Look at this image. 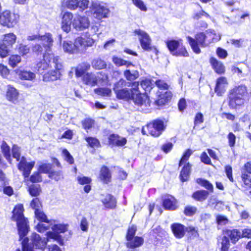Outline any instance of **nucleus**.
<instances>
[{
	"label": "nucleus",
	"instance_id": "obj_1",
	"mask_svg": "<svg viewBox=\"0 0 251 251\" xmlns=\"http://www.w3.org/2000/svg\"><path fill=\"white\" fill-rule=\"evenodd\" d=\"M155 85L159 90L156 94L158 99L155 101V103L158 106L165 105L172 97V94L170 91H168V85L163 80L158 79L155 81Z\"/></svg>",
	"mask_w": 251,
	"mask_h": 251
},
{
	"label": "nucleus",
	"instance_id": "obj_2",
	"mask_svg": "<svg viewBox=\"0 0 251 251\" xmlns=\"http://www.w3.org/2000/svg\"><path fill=\"white\" fill-rule=\"evenodd\" d=\"M225 234L221 242L222 246L221 251H228L230 243L229 239L231 243L235 244L240 238H242L241 232L238 229H226L223 230Z\"/></svg>",
	"mask_w": 251,
	"mask_h": 251
},
{
	"label": "nucleus",
	"instance_id": "obj_3",
	"mask_svg": "<svg viewBox=\"0 0 251 251\" xmlns=\"http://www.w3.org/2000/svg\"><path fill=\"white\" fill-rule=\"evenodd\" d=\"M166 44L168 50L173 55L189 56L188 52L183 45L182 40H168L166 42Z\"/></svg>",
	"mask_w": 251,
	"mask_h": 251
},
{
	"label": "nucleus",
	"instance_id": "obj_4",
	"mask_svg": "<svg viewBox=\"0 0 251 251\" xmlns=\"http://www.w3.org/2000/svg\"><path fill=\"white\" fill-rule=\"evenodd\" d=\"M51 59H52V61L50 60H49L50 65L51 67L53 66L55 68V70L45 75L44 76V80L45 81H55L59 79L61 75L60 71L62 68V65L60 62L59 56H53Z\"/></svg>",
	"mask_w": 251,
	"mask_h": 251
},
{
	"label": "nucleus",
	"instance_id": "obj_5",
	"mask_svg": "<svg viewBox=\"0 0 251 251\" xmlns=\"http://www.w3.org/2000/svg\"><path fill=\"white\" fill-rule=\"evenodd\" d=\"M207 37L205 33L201 32L196 34L195 38L190 36H188L187 38L193 51L199 54L201 52L200 47H205L207 46L205 40Z\"/></svg>",
	"mask_w": 251,
	"mask_h": 251
},
{
	"label": "nucleus",
	"instance_id": "obj_6",
	"mask_svg": "<svg viewBox=\"0 0 251 251\" xmlns=\"http://www.w3.org/2000/svg\"><path fill=\"white\" fill-rule=\"evenodd\" d=\"M136 227L132 226L127 230L126 239L127 241L126 246L130 249H135L141 246L144 243V239L141 237L135 236Z\"/></svg>",
	"mask_w": 251,
	"mask_h": 251
},
{
	"label": "nucleus",
	"instance_id": "obj_7",
	"mask_svg": "<svg viewBox=\"0 0 251 251\" xmlns=\"http://www.w3.org/2000/svg\"><path fill=\"white\" fill-rule=\"evenodd\" d=\"M52 231H48L46 233V236L48 239H53L62 246L64 244V240L60 234L65 232L67 229V226L63 224H57L53 225L52 227Z\"/></svg>",
	"mask_w": 251,
	"mask_h": 251
},
{
	"label": "nucleus",
	"instance_id": "obj_8",
	"mask_svg": "<svg viewBox=\"0 0 251 251\" xmlns=\"http://www.w3.org/2000/svg\"><path fill=\"white\" fill-rule=\"evenodd\" d=\"M134 33L140 36L139 40L141 46L144 50L148 51L153 50L156 54L157 53L158 50L157 49L151 47V39L147 33L141 29H136Z\"/></svg>",
	"mask_w": 251,
	"mask_h": 251
},
{
	"label": "nucleus",
	"instance_id": "obj_9",
	"mask_svg": "<svg viewBox=\"0 0 251 251\" xmlns=\"http://www.w3.org/2000/svg\"><path fill=\"white\" fill-rule=\"evenodd\" d=\"M147 128L150 134L154 137H158L165 129L166 126L163 120L157 119L148 124Z\"/></svg>",
	"mask_w": 251,
	"mask_h": 251
},
{
	"label": "nucleus",
	"instance_id": "obj_10",
	"mask_svg": "<svg viewBox=\"0 0 251 251\" xmlns=\"http://www.w3.org/2000/svg\"><path fill=\"white\" fill-rule=\"evenodd\" d=\"M90 8L94 16L99 20L107 18L110 13V10L108 8L96 2L92 3Z\"/></svg>",
	"mask_w": 251,
	"mask_h": 251
},
{
	"label": "nucleus",
	"instance_id": "obj_11",
	"mask_svg": "<svg viewBox=\"0 0 251 251\" xmlns=\"http://www.w3.org/2000/svg\"><path fill=\"white\" fill-rule=\"evenodd\" d=\"M0 24L8 27H13L17 24L16 16L9 11H5L0 15Z\"/></svg>",
	"mask_w": 251,
	"mask_h": 251
},
{
	"label": "nucleus",
	"instance_id": "obj_12",
	"mask_svg": "<svg viewBox=\"0 0 251 251\" xmlns=\"http://www.w3.org/2000/svg\"><path fill=\"white\" fill-rule=\"evenodd\" d=\"M50 239L47 238L42 239L40 236L36 233H33L31 236V245L32 249L34 248L43 250L46 248L47 242Z\"/></svg>",
	"mask_w": 251,
	"mask_h": 251
},
{
	"label": "nucleus",
	"instance_id": "obj_13",
	"mask_svg": "<svg viewBox=\"0 0 251 251\" xmlns=\"http://www.w3.org/2000/svg\"><path fill=\"white\" fill-rule=\"evenodd\" d=\"M90 21L85 16L78 15L76 16L73 21V26L76 30L82 31L89 27Z\"/></svg>",
	"mask_w": 251,
	"mask_h": 251
},
{
	"label": "nucleus",
	"instance_id": "obj_14",
	"mask_svg": "<svg viewBox=\"0 0 251 251\" xmlns=\"http://www.w3.org/2000/svg\"><path fill=\"white\" fill-rule=\"evenodd\" d=\"M176 200L171 195L162 197V206L165 210H175L177 209Z\"/></svg>",
	"mask_w": 251,
	"mask_h": 251
},
{
	"label": "nucleus",
	"instance_id": "obj_15",
	"mask_svg": "<svg viewBox=\"0 0 251 251\" xmlns=\"http://www.w3.org/2000/svg\"><path fill=\"white\" fill-rule=\"evenodd\" d=\"M108 140L109 145L112 146L123 147L127 143V140L125 137L114 133L110 134Z\"/></svg>",
	"mask_w": 251,
	"mask_h": 251
},
{
	"label": "nucleus",
	"instance_id": "obj_16",
	"mask_svg": "<svg viewBox=\"0 0 251 251\" xmlns=\"http://www.w3.org/2000/svg\"><path fill=\"white\" fill-rule=\"evenodd\" d=\"M229 105L232 109H240L244 106L245 98L237 97L233 95H228Z\"/></svg>",
	"mask_w": 251,
	"mask_h": 251
},
{
	"label": "nucleus",
	"instance_id": "obj_17",
	"mask_svg": "<svg viewBox=\"0 0 251 251\" xmlns=\"http://www.w3.org/2000/svg\"><path fill=\"white\" fill-rule=\"evenodd\" d=\"M171 228L176 238H182L186 233V226L179 223H176L172 224Z\"/></svg>",
	"mask_w": 251,
	"mask_h": 251
},
{
	"label": "nucleus",
	"instance_id": "obj_18",
	"mask_svg": "<svg viewBox=\"0 0 251 251\" xmlns=\"http://www.w3.org/2000/svg\"><path fill=\"white\" fill-rule=\"evenodd\" d=\"M32 50L33 53L37 55H40L43 58V60H46V57L48 55L49 58L51 59L53 57V55L51 54L48 51H45V50L43 46L40 44H35L32 47Z\"/></svg>",
	"mask_w": 251,
	"mask_h": 251
},
{
	"label": "nucleus",
	"instance_id": "obj_19",
	"mask_svg": "<svg viewBox=\"0 0 251 251\" xmlns=\"http://www.w3.org/2000/svg\"><path fill=\"white\" fill-rule=\"evenodd\" d=\"M94 43V40L92 38L85 39L81 37L76 39V44L79 47V50L82 51L86 49L87 47H91Z\"/></svg>",
	"mask_w": 251,
	"mask_h": 251
},
{
	"label": "nucleus",
	"instance_id": "obj_20",
	"mask_svg": "<svg viewBox=\"0 0 251 251\" xmlns=\"http://www.w3.org/2000/svg\"><path fill=\"white\" fill-rule=\"evenodd\" d=\"M135 89V87L131 89L125 88L116 94V97L118 99L129 100L132 98Z\"/></svg>",
	"mask_w": 251,
	"mask_h": 251
},
{
	"label": "nucleus",
	"instance_id": "obj_21",
	"mask_svg": "<svg viewBox=\"0 0 251 251\" xmlns=\"http://www.w3.org/2000/svg\"><path fill=\"white\" fill-rule=\"evenodd\" d=\"M191 165L188 162L184 164L179 174V177L181 182H184L188 180L191 170Z\"/></svg>",
	"mask_w": 251,
	"mask_h": 251
},
{
	"label": "nucleus",
	"instance_id": "obj_22",
	"mask_svg": "<svg viewBox=\"0 0 251 251\" xmlns=\"http://www.w3.org/2000/svg\"><path fill=\"white\" fill-rule=\"evenodd\" d=\"M63 48L65 52L70 53L80 52L79 46L76 44V39L74 43H72L71 42L64 41L63 44Z\"/></svg>",
	"mask_w": 251,
	"mask_h": 251
},
{
	"label": "nucleus",
	"instance_id": "obj_23",
	"mask_svg": "<svg viewBox=\"0 0 251 251\" xmlns=\"http://www.w3.org/2000/svg\"><path fill=\"white\" fill-rule=\"evenodd\" d=\"M40 40L43 42L42 45L45 51H50L53 43L51 35L50 33H46L45 35L41 36Z\"/></svg>",
	"mask_w": 251,
	"mask_h": 251
},
{
	"label": "nucleus",
	"instance_id": "obj_24",
	"mask_svg": "<svg viewBox=\"0 0 251 251\" xmlns=\"http://www.w3.org/2000/svg\"><path fill=\"white\" fill-rule=\"evenodd\" d=\"M18 96L19 93L17 89L11 85L7 86L6 96L9 101L15 103L17 101Z\"/></svg>",
	"mask_w": 251,
	"mask_h": 251
},
{
	"label": "nucleus",
	"instance_id": "obj_25",
	"mask_svg": "<svg viewBox=\"0 0 251 251\" xmlns=\"http://www.w3.org/2000/svg\"><path fill=\"white\" fill-rule=\"evenodd\" d=\"M104 206L109 209H114L116 206V199L111 194H106L104 198L101 200Z\"/></svg>",
	"mask_w": 251,
	"mask_h": 251
},
{
	"label": "nucleus",
	"instance_id": "obj_26",
	"mask_svg": "<svg viewBox=\"0 0 251 251\" xmlns=\"http://www.w3.org/2000/svg\"><path fill=\"white\" fill-rule=\"evenodd\" d=\"M16 73L20 78L27 80H32L35 78V74L30 71L18 69Z\"/></svg>",
	"mask_w": 251,
	"mask_h": 251
},
{
	"label": "nucleus",
	"instance_id": "obj_27",
	"mask_svg": "<svg viewBox=\"0 0 251 251\" xmlns=\"http://www.w3.org/2000/svg\"><path fill=\"white\" fill-rule=\"evenodd\" d=\"M229 94L245 98V97L247 94V87L243 85L235 87L233 89L230 90Z\"/></svg>",
	"mask_w": 251,
	"mask_h": 251
},
{
	"label": "nucleus",
	"instance_id": "obj_28",
	"mask_svg": "<svg viewBox=\"0 0 251 251\" xmlns=\"http://www.w3.org/2000/svg\"><path fill=\"white\" fill-rule=\"evenodd\" d=\"M35 161L29 162L25 165L21 166V167H18L19 171L23 172V175L25 178H27L29 177L31 170L35 165Z\"/></svg>",
	"mask_w": 251,
	"mask_h": 251
},
{
	"label": "nucleus",
	"instance_id": "obj_29",
	"mask_svg": "<svg viewBox=\"0 0 251 251\" xmlns=\"http://www.w3.org/2000/svg\"><path fill=\"white\" fill-rule=\"evenodd\" d=\"M135 105L138 106H141L145 102L143 97H142L141 93L139 92V88L135 87V91L130 99Z\"/></svg>",
	"mask_w": 251,
	"mask_h": 251
},
{
	"label": "nucleus",
	"instance_id": "obj_30",
	"mask_svg": "<svg viewBox=\"0 0 251 251\" xmlns=\"http://www.w3.org/2000/svg\"><path fill=\"white\" fill-rule=\"evenodd\" d=\"M100 178L105 183H108L111 180V175L109 168L106 166H103L100 171Z\"/></svg>",
	"mask_w": 251,
	"mask_h": 251
},
{
	"label": "nucleus",
	"instance_id": "obj_31",
	"mask_svg": "<svg viewBox=\"0 0 251 251\" xmlns=\"http://www.w3.org/2000/svg\"><path fill=\"white\" fill-rule=\"evenodd\" d=\"M83 81L88 85L95 86L97 85L96 75L87 73L83 77Z\"/></svg>",
	"mask_w": 251,
	"mask_h": 251
},
{
	"label": "nucleus",
	"instance_id": "obj_32",
	"mask_svg": "<svg viewBox=\"0 0 251 251\" xmlns=\"http://www.w3.org/2000/svg\"><path fill=\"white\" fill-rule=\"evenodd\" d=\"M209 195V192L206 190H198L192 194V198L198 201H203L206 200Z\"/></svg>",
	"mask_w": 251,
	"mask_h": 251
},
{
	"label": "nucleus",
	"instance_id": "obj_33",
	"mask_svg": "<svg viewBox=\"0 0 251 251\" xmlns=\"http://www.w3.org/2000/svg\"><path fill=\"white\" fill-rule=\"evenodd\" d=\"M0 149L1 150V151L3 154V156L6 158V159L8 161L10 162L11 160V153H10V148L8 145L7 143L3 141L0 147Z\"/></svg>",
	"mask_w": 251,
	"mask_h": 251
},
{
	"label": "nucleus",
	"instance_id": "obj_34",
	"mask_svg": "<svg viewBox=\"0 0 251 251\" xmlns=\"http://www.w3.org/2000/svg\"><path fill=\"white\" fill-rule=\"evenodd\" d=\"M16 39L17 38L15 34L13 33H9L4 35L2 42L10 48H12L13 45L16 42Z\"/></svg>",
	"mask_w": 251,
	"mask_h": 251
},
{
	"label": "nucleus",
	"instance_id": "obj_35",
	"mask_svg": "<svg viewBox=\"0 0 251 251\" xmlns=\"http://www.w3.org/2000/svg\"><path fill=\"white\" fill-rule=\"evenodd\" d=\"M97 84H100L101 85L106 84L108 81V75L104 72H100L96 75Z\"/></svg>",
	"mask_w": 251,
	"mask_h": 251
},
{
	"label": "nucleus",
	"instance_id": "obj_36",
	"mask_svg": "<svg viewBox=\"0 0 251 251\" xmlns=\"http://www.w3.org/2000/svg\"><path fill=\"white\" fill-rule=\"evenodd\" d=\"M35 218L40 222H44L46 224H50V221L48 220L47 215L41 210L34 211Z\"/></svg>",
	"mask_w": 251,
	"mask_h": 251
},
{
	"label": "nucleus",
	"instance_id": "obj_37",
	"mask_svg": "<svg viewBox=\"0 0 251 251\" xmlns=\"http://www.w3.org/2000/svg\"><path fill=\"white\" fill-rule=\"evenodd\" d=\"M94 91L95 94L103 97H109L111 95V90L108 88L99 87L95 89Z\"/></svg>",
	"mask_w": 251,
	"mask_h": 251
},
{
	"label": "nucleus",
	"instance_id": "obj_38",
	"mask_svg": "<svg viewBox=\"0 0 251 251\" xmlns=\"http://www.w3.org/2000/svg\"><path fill=\"white\" fill-rule=\"evenodd\" d=\"M52 164L50 163H42L38 167V171L41 173L47 174L49 175L52 170Z\"/></svg>",
	"mask_w": 251,
	"mask_h": 251
},
{
	"label": "nucleus",
	"instance_id": "obj_39",
	"mask_svg": "<svg viewBox=\"0 0 251 251\" xmlns=\"http://www.w3.org/2000/svg\"><path fill=\"white\" fill-rule=\"evenodd\" d=\"M85 140L91 148H99L100 146L99 140L96 137L88 136L85 137Z\"/></svg>",
	"mask_w": 251,
	"mask_h": 251
},
{
	"label": "nucleus",
	"instance_id": "obj_40",
	"mask_svg": "<svg viewBox=\"0 0 251 251\" xmlns=\"http://www.w3.org/2000/svg\"><path fill=\"white\" fill-rule=\"evenodd\" d=\"M92 65L96 69L100 70L106 68V64L105 61L100 58H96L93 60Z\"/></svg>",
	"mask_w": 251,
	"mask_h": 251
},
{
	"label": "nucleus",
	"instance_id": "obj_41",
	"mask_svg": "<svg viewBox=\"0 0 251 251\" xmlns=\"http://www.w3.org/2000/svg\"><path fill=\"white\" fill-rule=\"evenodd\" d=\"M197 182L201 185L202 186L205 187L206 189H207L209 192H212L213 190V185L208 180L203 178H198L197 179Z\"/></svg>",
	"mask_w": 251,
	"mask_h": 251
},
{
	"label": "nucleus",
	"instance_id": "obj_42",
	"mask_svg": "<svg viewBox=\"0 0 251 251\" xmlns=\"http://www.w3.org/2000/svg\"><path fill=\"white\" fill-rule=\"evenodd\" d=\"M11 48L3 42L0 43V57L4 58L9 55Z\"/></svg>",
	"mask_w": 251,
	"mask_h": 251
},
{
	"label": "nucleus",
	"instance_id": "obj_43",
	"mask_svg": "<svg viewBox=\"0 0 251 251\" xmlns=\"http://www.w3.org/2000/svg\"><path fill=\"white\" fill-rule=\"evenodd\" d=\"M126 82L124 79H121L119 81L115 83L113 87V91L115 94H117L121 90L124 89L126 85Z\"/></svg>",
	"mask_w": 251,
	"mask_h": 251
},
{
	"label": "nucleus",
	"instance_id": "obj_44",
	"mask_svg": "<svg viewBox=\"0 0 251 251\" xmlns=\"http://www.w3.org/2000/svg\"><path fill=\"white\" fill-rule=\"evenodd\" d=\"M28 191L32 197H37L41 192V188L39 185H31L28 187Z\"/></svg>",
	"mask_w": 251,
	"mask_h": 251
},
{
	"label": "nucleus",
	"instance_id": "obj_45",
	"mask_svg": "<svg viewBox=\"0 0 251 251\" xmlns=\"http://www.w3.org/2000/svg\"><path fill=\"white\" fill-rule=\"evenodd\" d=\"M48 60V56H47L46 60H44V61H41L37 64L36 68L39 74H43L44 71L48 69L49 64L46 62Z\"/></svg>",
	"mask_w": 251,
	"mask_h": 251
},
{
	"label": "nucleus",
	"instance_id": "obj_46",
	"mask_svg": "<svg viewBox=\"0 0 251 251\" xmlns=\"http://www.w3.org/2000/svg\"><path fill=\"white\" fill-rule=\"evenodd\" d=\"M152 83L151 80L145 79L141 81V87L145 91V93L150 92L152 89Z\"/></svg>",
	"mask_w": 251,
	"mask_h": 251
},
{
	"label": "nucleus",
	"instance_id": "obj_47",
	"mask_svg": "<svg viewBox=\"0 0 251 251\" xmlns=\"http://www.w3.org/2000/svg\"><path fill=\"white\" fill-rule=\"evenodd\" d=\"M192 154V151L191 149L186 150L183 153L181 159H180L178 163L179 167L182 166L184 164L189 158L191 155Z\"/></svg>",
	"mask_w": 251,
	"mask_h": 251
},
{
	"label": "nucleus",
	"instance_id": "obj_48",
	"mask_svg": "<svg viewBox=\"0 0 251 251\" xmlns=\"http://www.w3.org/2000/svg\"><path fill=\"white\" fill-rule=\"evenodd\" d=\"M124 75L127 80H134L138 77L139 74L137 71L131 73L129 70H126L124 72Z\"/></svg>",
	"mask_w": 251,
	"mask_h": 251
},
{
	"label": "nucleus",
	"instance_id": "obj_49",
	"mask_svg": "<svg viewBox=\"0 0 251 251\" xmlns=\"http://www.w3.org/2000/svg\"><path fill=\"white\" fill-rule=\"evenodd\" d=\"M21 61V57L19 55H11L9 58V64L14 68Z\"/></svg>",
	"mask_w": 251,
	"mask_h": 251
},
{
	"label": "nucleus",
	"instance_id": "obj_50",
	"mask_svg": "<svg viewBox=\"0 0 251 251\" xmlns=\"http://www.w3.org/2000/svg\"><path fill=\"white\" fill-rule=\"evenodd\" d=\"M12 157L16 159L17 161H19L21 157L20 148L17 145H13L12 147Z\"/></svg>",
	"mask_w": 251,
	"mask_h": 251
},
{
	"label": "nucleus",
	"instance_id": "obj_51",
	"mask_svg": "<svg viewBox=\"0 0 251 251\" xmlns=\"http://www.w3.org/2000/svg\"><path fill=\"white\" fill-rule=\"evenodd\" d=\"M78 0H66L64 3L68 8L75 10L77 8Z\"/></svg>",
	"mask_w": 251,
	"mask_h": 251
},
{
	"label": "nucleus",
	"instance_id": "obj_52",
	"mask_svg": "<svg viewBox=\"0 0 251 251\" xmlns=\"http://www.w3.org/2000/svg\"><path fill=\"white\" fill-rule=\"evenodd\" d=\"M62 174L61 171H55L53 169L49 173L48 176L51 179H53L56 181H58L62 177Z\"/></svg>",
	"mask_w": 251,
	"mask_h": 251
},
{
	"label": "nucleus",
	"instance_id": "obj_53",
	"mask_svg": "<svg viewBox=\"0 0 251 251\" xmlns=\"http://www.w3.org/2000/svg\"><path fill=\"white\" fill-rule=\"evenodd\" d=\"M78 3L77 8H78L79 11L81 12L88 8L90 3L89 0H78Z\"/></svg>",
	"mask_w": 251,
	"mask_h": 251
},
{
	"label": "nucleus",
	"instance_id": "obj_54",
	"mask_svg": "<svg viewBox=\"0 0 251 251\" xmlns=\"http://www.w3.org/2000/svg\"><path fill=\"white\" fill-rule=\"evenodd\" d=\"M94 124V121L90 118H86L82 121V125L85 130L90 129Z\"/></svg>",
	"mask_w": 251,
	"mask_h": 251
},
{
	"label": "nucleus",
	"instance_id": "obj_55",
	"mask_svg": "<svg viewBox=\"0 0 251 251\" xmlns=\"http://www.w3.org/2000/svg\"><path fill=\"white\" fill-rule=\"evenodd\" d=\"M41 206V201L38 198L33 199L30 202V207L34 209V211L40 210V208Z\"/></svg>",
	"mask_w": 251,
	"mask_h": 251
},
{
	"label": "nucleus",
	"instance_id": "obj_56",
	"mask_svg": "<svg viewBox=\"0 0 251 251\" xmlns=\"http://www.w3.org/2000/svg\"><path fill=\"white\" fill-rule=\"evenodd\" d=\"M209 61L215 72L218 74H220V65H219V61L214 57H211L210 58Z\"/></svg>",
	"mask_w": 251,
	"mask_h": 251
},
{
	"label": "nucleus",
	"instance_id": "obj_57",
	"mask_svg": "<svg viewBox=\"0 0 251 251\" xmlns=\"http://www.w3.org/2000/svg\"><path fill=\"white\" fill-rule=\"evenodd\" d=\"M30 181L33 183L41 182L42 177L40 172H36L34 173L30 177Z\"/></svg>",
	"mask_w": 251,
	"mask_h": 251
},
{
	"label": "nucleus",
	"instance_id": "obj_58",
	"mask_svg": "<svg viewBox=\"0 0 251 251\" xmlns=\"http://www.w3.org/2000/svg\"><path fill=\"white\" fill-rule=\"evenodd\" d=\"M132 3L141 11H147V8L144 1L142 0H132Z\"/></svg>",
	"mask_w": 251,
	"mask_h": 251
},
{
	"label": "nucleus",
	"instance_id": "obj_59",
	"mask_svg": "<svg viewBox=\"0 0 251 251\" xmlns=\"http://www.w3.org/2000/svg\"><path fill=\"white\" fill-rule=\"evenodd\" d=\"M62 154H63L65 157V160L67 162H68L70 164H72L74 163V160L73 157L67 149H64L63 150Z\"/></svg>",
	"mask_w": 251,
	"mask_h": 251
},
{
	"label": "nucleus",
	"instance_id": "obj_60",
	"mask_svg": "<svg viewBox=\"0 0 251 251\" xmlns=\"http://www.w3.org/2000/svg\"><path fill=\"white\" fill-rule=\"evenodd\" d=\"M43 223H39L35 226L36 230L39 232H43L48 230L50 227V224H44Z\"/></svg>",
	"mask_w": 251,
	"mask_h": 251
},
{
	"label": "nucleus",
	"instance_id": "obj_61",
	"mask_svg": "<svg viewBox=\"0 0 251 251\" xmlns=\"http://www.w3.org/2000/svg\"><path fill=\"white\" fill-rule=\"evenodd\" d=\"M77 180L78 183L80 184V185H85L90 184L92 181L91 178L85 176H78L77 177Z\"/></svg>",
	"mask_w": 251,
	"mask_h": 251
},
{
	"label": "nucleus",
	"instance_id": "obj_62",
	"mask_svg": "<svg viewBox=\"0 0 251 251\" xmlns=\"http://www.w3.org/2000/svg\"><path fill=\"white\" fill-rule=\"evenodd\" d=\"M228 83L226 78L221 76V95L226 92L228 88Z\"/></svg>",
	"mask_w": 251,
	"mask_h": 251
},
{
	"label": "nucleus",
	"instance_id": "obj_63",
	"mask_svg": "<svg viewBox=\"0 0 251 251\" xmlns=\"http://www.w3.org/2000/svg\"><path fill=\"white\" fill-rule=\"evenodd\" d=\"M197 208L195 207L191 206H187L184 210V213L187 216H193L196 212Z\"/></svg>",
	"mask_w": 251,
	"mask_h": 251
},
{
	"label": "nucleus",
	"instance_id": "obj_64",
	"mask_svg": "<svg viewBox=\"0 0 251 251\" xmlns=\"http://www.w3.org/2000/svg\"><path fill=\"white\" fill-rule=\"evenodd\" d=\"M241 177L245 185L251 188V177L250 175L246 173H243Z\"/></svg>",
	"mask_w": 251,
	"mask_h": 251
}]
</instances>
